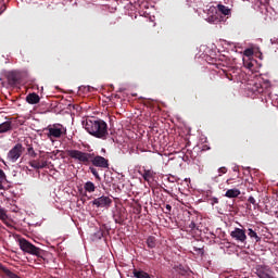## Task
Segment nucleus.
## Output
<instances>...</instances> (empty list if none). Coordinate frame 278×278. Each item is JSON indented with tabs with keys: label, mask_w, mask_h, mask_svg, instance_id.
Segmentation results:
<instances>
[{
	"label": "nucleus",
	"mask_w": 278,
	"mask_h": 278,
	"mask_svg": "<svg viewBox=\"0 0 278 278\" xmlns=\"http://www.w3.org/2000/svg\"><path fill=\"white\" fill-rule=\"evenodd\" d=\"M68 157H72V160H76L79 162V164H84L85 166H88V164H92V166H96L97 168H110V160L101 156L96 155L94 153H88L83 152L79 150H67Z\"/></svg>",
	"instance_id": "1"
},
{
	"label": "nucleus",
	"mask_w": 278,
	"mask_h": 278,
	"mask_svg": "<svg viewBox=\"0 0 278 278\" xmlns=\"http://www.w3.org/2000/svg\"><path fill=\"white\" fill-rule=\"evenodd\" d=\"M84 128L90 136L93 138H99L100 140H108L110 132L108 131V123L103 119H86V123H83Z\"/></svg>",
	"instance_id": "2"
},
{
	"label": "nucleus",
	"mask_w": 278,
	"mask_h": 278,
	"mask_svg": "<svg viewBox=\"0 0 278 278\" xmlns=\"http://www.w3.org/2000/svg\"><path fill=\"white\" fill-rule=\"evenodd\" d=\"M18 244L23 253H28V255H35V257H38L39 262H42V260H45V250L34 245V243L29 242L27 239H18Z\"/></svg>",
	"instance_id": "3"
},
{
	"label": "nucleus",
	"mask_w": 278,
	"mask_h": 278,
	"mask_svg": "<svg viewBox=\"0 0 278 278\" xmlns=\"http://www.w3.org/2000/svg\"><path fill=\"white\" fill-rule=\"evenodd\" d=\"M43 131H48L47 137L50 140H53V138H62V136L66 135V129L62 124L49 125Z\"/></svg>",
	"instance_id": "4"
},
{
	"label": "nucleus",
	"mask_w": 278,
	"mask_h": 278,
	"mask_svg": "<svg viewBox=\"0 0 278 278\" xmlns=\"http://www.w3.org/2000/svg\"><path fill=\"white\" fill-rule=\"evenodd\" d=\"M23 155V144L22 143H16L9 152L7 155V160L9 162H12V164L18 162V159Z\"/></svg>",
	"instance_id": "5"
},
{
	"label": "nucleus",
	"mask_w": 278,
	"mask_h": 278,
	"mask_svg": "<svg viewBox=\"0 0 278 278\" xmlns=\"http://www.w3.org/2000/svg\"><path fill=\"white\" fill-rule=\"evenodd\" d=\"M230 237L236 242H240L241 244H247V230H244L242 228H235L230 232Z\"/></svg>",
	"instance_id": "6"
},
{
	"label": "nucleus",
	"mask_w": 278,
	"mask_h": 278,
	"mask_svg": "<svg viewBox=\"0 0 278 278\" xmlns=\"http://www.w3.org/2000/svg\"><path fill=\"white\" fill-rule=\"evenodd\" d=\"M91 203L92 205H96V207H101L104 210H110V207H112V200L108 195L97 198Z\"/></svg>",
	"instance_id": "7"
},
{
	"label": "nucleus",
	"mask_w": 278,
	"mask_h": 278,
	"mask_svg": "<svg viewBox=\"0 0 278 278\" xmlns=\"http://www.w3.org/2000/svg\"><path fill=\"white\" fill-rule=\"evenodd\" d=\"M256 275L258 278H275V271L268 266L258 265L256 267Z\"/></svg>",
	"instance_id": "8"
},
{
	"label": "nucleus",
	"mask_w": 278,
	"mask_h": 278,
	"mask_svg": "<svg viewBox=\"0 0 278 278\" xmlns=\"http://www.w3.org/2000/svg\"><path fill=\"white\" fill-rule=\"evenodd\" d=\"M9 86H16L21 76L16 72H8L5 74Z\"/></svg>",
	"instance_id": "9"
},
{
	"label": "nucleus",
	"mask_w": 278,
	"mask_h": 278,
	"mask_svg": "<svg viewBox=\"0 0 278 278\" xmlns=\"http://www.w3.org/2000/svg\"><path fill=\"white\" fill-rule=\"evenodd\" d=\"M141 176L148 184H152V181H155V172H153V169H143Z\"/></svg>",
	"instance_id": "10"
},
{
	"label": "nucleus",
	"mask_w": 278,
	"mask_h": 278,
	"mask_svg": "<svg viewBox=\"0 0 278 278\" xmlns=\"http://www.w3.org/2000/svg\"><path fill=\"white\" fill-rule=\"evenodd\" d=\"M26 101L30 105H36V104L40 103V96H38V93H36V92L28 93L26 96Z\"/></svg>",
	"instance_id": "11"
},
{
	"label": "nucleus",
	"mask_w": 278,
	"mask_h": 278,
	"mask_svg": "<svg viewBox=\"0 0 278 278\" xmlns=\"http://www.w3.org/2000/svg\"><path fill=\"white\" fill-rule=\"evenodd\" d=\"M12 122L7 121L0 124V134H8V131H12Z\"/></svg>",
	"instance_id": "12"
},
{
	"label": "nucleus",
	"mask_w": 278,
	"mask_h": 278,
	"mask_svg": "<svg viewBox=\"0 0 278 278\" xmlns=\"http://www.w3.org/2000/svg\"><path fill=\"white\" fill-rule=\"evenodd\" d=\"M256 64H257V61L255 59L243 60V66L249 71H255Z\"/></svg>",
	"instance_id": "13"
},
{
	"label": "nucleus",
	"mask_w": 278,
	"mask_h": 278,
	"mask_svg": "<svg viewBox=\"0 0 278 278\" xmlns=\"http://www.w3.org/2000/svg\"><path fill=\"white\" fill-rule=\"evenodd\" d=\"M239 194H241V192L239 191V189H228L225 193V197L227 199H238Z\"/></svg>",
	"instance_id": "14"
},
{
	"label": "nucleus",
	"mask_w": 278,
	"mask_h": 278,
	"mask_svg": "<svg viewBox=\"0 0 278 278\" xmlns=\"http://www.w3.org/2000/svg\"><path fill=\"white\" fill-rule=\"evenodd\" d=\"M217 10L220 12V14H224V16H231V9L225 4H217Z\"/></svg>",
	"instance_id": "15"
},
{
	"label": "nucleus",
	"mask_w": 278,
	"mask_h": 278,
	"mask_svg": "<svg viewBox=\"0 0 278 278\" xmlns=\"http://www.w3.org/2000/svg\"><path fill=\"white\" fill-rule=\"evenodd\" d=\"M0 270L8 278H21V276L14 274V271L8 269L7 267L1 266Z\"/></svg>",
	"instance_id": "16"
},
{
	"label": "nucleus",
	"mask_w": 278,
	"mask_h": 278,
	"mask_svg": "<svg viewBox=\"0 0 278 278\" xmlns=\"http://www.w3.org/2000/svg\"><path fill=\"white\" fill-rule=\"evenodd\" d=\"M132 274L135 278H151V275L144 270L134 269Z\"/></svg>",
	"instance_id": "17"
},
{
	"label": "nucleus",
	"mask_w": 278,
	"mask_h": 278,
	"mask_svg": "<svg viewBox=\"0 0 278 278\" xmlns=\"http://www.w3.org/2000/svg\"><path fill=\"white\" fill-rule=\"evenodd\" d=\"M0 220H2V223L7 226L10 225L8 224V212L3 207H0Z\"/></svg>",
	"instance_id": "18"
},
{
	"label": "nucleus",
	"mask_w": 278,
	"mask_h": 278,
	"mask_svg": "<svg viewBox=\"0 0 278 278\" xmlns=\"http://www.w3.org/2000/svg\"><path fill=\"white\" fill-rule=\"evenodd\" d=\"M84 189L86 192H94V190H97V186H94V182L92 181H87L84 186Z\"/></svg>",
	"instance_id": "19"
},
{
	"label": "nucleus",
	"mask_w": 278,
	"mask_h": 278,
	"mask_svg": "<svg viewBox=\"0 0 278 278\" xmlns=\"http://www.w3.org/2000/svg\"><path fill=\"white\" fill-rule=\"evenodd\" d=\"M248 236L250 238H253L256 242H260V240H262V238H260V236H257V231L253 230V228L248 229Z\"/></svg>",
	"instance_id": "20"
},
{
	"label": "nucleus",
	"mask_w": 278,
	"mask_h": 278,
	"mask_svg": "<svg viewBox=\"0 0 278 278\" xmlns=\"http://www.w3.org/2000/svg\"><path fill=\"white\" fill-rule=\"evenodd\" d=\"M156 244L157 243H156L155 237H153V236L148 237V239H147L148 249H155Z\"/></svg>",
	"instance_id": "21"
},
{
	"label": "nucleus",
	"mask_w": 278,
	"mask_h": 278,
	"mask_svg": "<svg viewBox=\"0 0 278 278\" xmlns=\"http://www.w3.org/2000/svg\"><path fill=\"white\" fill-rule=\"evenodd\" d=\"M29 166H31V168H35L36 170H40L42 169L43 165H40V160H33L29 162Z\"/></svg>",
	"instance_id": "22"
},
{
	"label": "nucleus",
	"mask_w": 278,
	"mask_h": 278,
	"mask_svg": "<svg viewBox=\"0 0 278 278\" xmlns=\"http://www.w3.org/2000/svg\"><path fill=\"white\" fill-rule=\"evenodd\" d=\"M90 173L93 175V177H96V179H101V176H99V170H97V168H94L93 166L89 167Z\"/></svg>",
	"instance_id": "23"
},
{
	"label": "nucleus",
	"mask_w": 278,
	"mask_h": 278,
	"mask_svg": "<svg viewBox=\"0 0 278 278\" xmlns=\"http://www.w3.org/2000/svg\"><path fill=\"white\" fill-rule=\"evenodd\" d=\"M27 153L30 155V157H37L38 153L34 150V147L27 148Z\"/></svg>",
	"instance_id": "24"
},
{
	"label": "nucleus",
	"mask_w": 278,
	"mask_h": 278,
	"mask_svg": "<svg viewBox=\"0 0 278 278\" xmlns=\"http://www.w3.org/2000/svg\"><path fill=\"white\" fill-rule=\"evenodd\" d=\"M208 23H213L214 25H216V23H218L220 20H218V16L216 15H212L207 18Z\"/></svg>",
	"instance_id": "25"
},
{
	"label": "nucleus",
	"mask_w": 278,
	"mask_h": 278,
	"mask_svg": "<svg viewBox=\"0 0 278 278\" xmlns=\"http://www.w3.org/2000/svg\"><path fill=\"white\" fill-rule=\"evenodd\" d=\"M189 229L190 231H193L194 233H197V230H199V227H197V224L194 222H191L189 224Z\"/></svg>",
	"instance_id": "26"
},
{
	"label": "nucleus",
	"mask_w": 278,
	"mask_h": 278,
	"mask_svg": "<svg viewBox=\"0 0 278 278\" xmlns=\"http://www.w3.org/2000/svg\"><path fill=\"white\" fill-rule=\"evenodd\" d=\"M253 53H254L253 49L248 48L244 50L243 55H245L247 58H251V56H253Z\"/></svg>",
	"instance_id": "27"
},
{
	"label": "nucleus",
	"mask_w": 278,
	"mask_h": 278,
	"mask_svg": "<svg viewBox=\"0 0 278 278\" xmlns=\"http://www.w3.org/2000/svg\"><path fill=\"white\" fill-rule=\"evenodd\" d=\"M114 222L117 224V225H123V217H121V215H115L114 216Z\"/></svg>",
	"instance_id": "28"
},
{
	"label": "nucleus",
	"mask_w": 278,
	"mask_h": 278,
	"mask_svg": "<svg viewBox=\"0 0 278 278\" xmlns=\"http://www.w3.org/2000/svg\"><path fill=\"white\" fill-rule=\"evenodd\" d=\"M5 181V172L0 168V184H3Z\"/></svg>",
	"instance_id": "29"
},
{
	"label": "nucleus",
	"mask_w": 278,
	"mask_h": 278,
	"mask_svg": "<svg viewBox=\"0 0 278 278\" xmlns=\"http://www.w3.org/2000/svg\"><path fill=\"white\" fill-rule=\"evenodd\" d=\"M39 166H42V168H47L48 162L46 160H39Z\"/></svg>",
	"instance_id": "30"
},
{
	"label": "nucleus",
	"mask_w": 278,
	"mask_h": 278,
	"mask_svg": "<svg viewBox=\"0 0 278 278\" xmlns=\"http://www.w3.org/2000/svg\"><path fill=\"white\" fill-rule=\"evenodd\" d=\"M248 201L252 204V205H257V201H255V198H253V195H250Z\"/></svg>",
	"instance_id": "31"
},
{
	"label": "nucleus",
	"mask_w": 278,
	"mask_h": 278,
	"mask_svg": "<svg viewBox=\"0 0 278 278\" xmlns=\"http://www.w3.org/2000/svg\"><path fill=\"white\" fill-rule=\"evenodd\" d=\"M226 173H227V167H219L218 168V174L219 175H226Z\"/></svg>",
	"instance_id": "32"
},
{
	"label": "nucleus",
	"mask_w": 278,
	"mask_h": 278,
	"mask_svg": "<svg viewBox=\"0 0 278 278\" xmlns=\"http://www.w3.org/2000/svg\"><path fill=\"white\" fill-rule=\"evenodd\" d=\"M177 270H178V273H180V275H186V270L184 269V266L179 265L177 267Z\"/></svg>",
	"instance_id": "33"
},
{
	"label": "nucleus",
	"mask_w": 278,
	"mask_h": 278,
	"mask_svg": "<svg viewBox=\"0 0 278 278\" xmlns=\"http://www.w3.org/2000/svg\"><path fill=\"white\" fill-rule=\"evenodd\" d=\"M226 77L229 81H233V76L231 74H226Z\"/></svg>",
	"instance_id": "34"
},
{
	"label": "nucleus",
	"mask_w": 278,
	"mask_h": 278,
	"mask_svg": "<svg viewBox=\"0 0 278 278\" xmlns=\"http://www.w3.org/2000/svg\"><path fill=\"white\" fill-rule=\"evenodd\" d=\"M165 210H167V212H170V210H173V206H170V204H166Z\"/></svg>",
	"instance_id": "35"
},
{
	"label": "nucleus",
	"mask_w": 278,
	"mask_h": 278,
	"mask_svg": "<svg viewBox=\"0 0 278 278\" xmlns=\"http://www.w3.org/2000/svg\"><path fill=\"white\" fill-rule=\"evenodd\" d=\"M213 202L218 203V198H214Z\"/></svg>",
	"instance_id": "36"
},
{
	"label": "nucleus",
	"mask_w": 278,
	"mask_h": 278,
	"mask_svg": "<svg viewBox=\"0 0 278 278\" xmlns=\"http://www.w3.org/2000/svg\"><path fill=\"white\" fill-rule=\"evenodd\" d=\"M271 45H275L277 41H275V39L270 40Z\"/></svg>",
	"instance_id": "37"
},
{
	"label": "nucleus",
	"mask_w": 278,
	"mask_h": 278,
	"mask_svg": "<svg viewBox=\"0 0 278 278\" xmlns=\"http://www.w3.org/2000/svg\"><path fill=\"white\" fill-rule=\"evenodd\" d=\"M3 182H0V190H3Z\"/></svg>",
	"instance_id": "38"
},
{
	"label": "nucleus",
	"mask_w": 278,
	"mask_h": 278,
	"mask_svg": "<svg viewBox=\"0 0 278 278\" xmlns=\"http://www.w3.org/2000/svg\"><path fill=\"white\" fill-rule=\"evenodd\" d=\"M226 184H228V185L231 184V179H228V180L226 181Z\"/></svg>",
	"instance_id": "39"
},
{
	"label": "nucleus",
	"mask_w": 278,
	"mask_h": 278,
	"mask_svg": "<svg viewBox=\"0 0 278 278\" xmlns=\"http://www.w3.org/2000/svg\"><path fill=\"white\" fill-rule=\"evenodd\" d=\"M258 92H264V90H262V89H258Z\"/></svg>",
	"instance_id": "40"
}]
</instances>
